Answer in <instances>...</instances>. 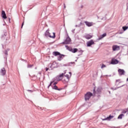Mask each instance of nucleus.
Listing matches in <instances>:
<instances>
[{"label": "nucleus", "mask_w": 128, "mask_h": 128, "mask_svg": "<svg viewBox=\"0 0 128 128\" xmlns=\"http://www.w3.org/2000/svg\"><path fill=\"white\" fill-rule=\"evenodd\" d=\"M69 74L70 75L66 74L63 76L64 80L62 82H64V84H66V82H70V76H72V73L71 72H69Z\"/></svg>", "instance_id": "obj_1"}, {"label": "nucleus", "mask_w": 128, "mask_h": 128, "mask_svg": "<svg viewBox=\"0 0 128 128\" xmlns=\"http://www.w3.org/2000/svg\"><path fill=\"white\" fill-rule=\"evenodd\" d=\"M92 96V94L90 92H88L84 96L85 100L86 102L87 100H89L90 98Z\"/></svg>", "instance_id": "obj_2"}, {"label": "nucleus", "mask_w": 128, "mask_h": 128, "mask_svg": "<svg viewBox=\"0 0 128 128\" xmlns=\"http://www.w3.org/2000/svg\"><path fill=\"white\" fill-rule=\"evenodd\" d=\"M67 38L64 40V42H62V44H68L70 43V42H72V40H70V36H68V34H67Z\"/></svg>", "instance_id": "obj_3"}, {"label": "nucleus", "mask_w": 128, "mask_h": 128, "mask_svg": "<svg viewBox=\"0 0 128 128\" xmlns=\"http://www.w3.org/2000/svg\"><path fill=\"white\" fill-rule=\"evenodd\" d=\"M45 36H50V38H56V34H54V32H53V36H52L48 31H46L45 32Z\"/></svg>", "instance_id": "obj_4"}, {"label": "nucleus", "mask_w": 128, "mask_h": 128, "mask_svg": "<svg viewBox=\"0 0 128 128\" xmlns=\"http://www.w3.org/2000/svg\"><path fill=\"white\" fill-rule=\"evenodd\" d=\"M66 74V72L64 73H62L61 74L59 75L58 76H57L56 77V80H62V78H64V76Z\"/></svg>", "instance_id": "obj_5"}, {"label": "nucleus", "mask_w": 128, "mask_h": 128, "mask_svg": "<svg viewBox=\"0 0 128 128\" xmlns=\"http://www.w3.org/2000/svg\"><path fill=\"white\" fill-rule=\"evenodd\" d=\"M86 44L87 46H92V44H94V40H91L86 42Z\"/></svg>", "instance_id": "obj_6"}, {"label": "nucleus", "mask_w": 128, "mask_h": 128, "mask_svg": "<svg viewBox=\"0 0 128 128\" xmlns=\"http://www.w3.org/2000/svg\"><path fill=\"white\" fill-rule=\"evenodd\" d=\"M6 68H2L0 70V74L1 76H6Z\"/></svg>", "instance_id": "obj_7"}, {"label": "nucleus", "mask_w": 128, "mask_h": 128, "mask_svg": "<svg viewBox=\"0 0 128 128\" xmlns=\"http://www.w3.org/2000/svg\"><path fill=\"white\" fill-rule=\"evenodd\" d=\"M84 24L87 26H94V22H88V21H86Z\"/></svg>", "instance_id": "obj_8"}, {"label": "nucleus", "mask_w": 128, "mask_h": 128, "mask_svg": "<svg viewBox=\"0 0 128 128\" xmlns=\"http://www.w3.org/2000/svg\"><path fill=\"white\" fill-rule=\"evenodd\" d=\"M112 50L116 52V50H120V46L116 45L112 46Z\"/></svg>", "instance_id": "obj_9"}, {"label": "nucleus", "mask_w": 128, "mask_h": 128, "mask_svg": "<svg viewBox=\"0 0 128 128\" xmlns=\"http://www.w3.org/2000/svg\"><path fill=\"white\" fill-rule=\"evenodd\" d=\"M112 64H118V60L116 59H114L112 58L111 61Z\"/></svg>", "instance_id": "obj_10"}, {"label": "nucleus", "mask_w": 128, "mask_h": 128, "mask_svg": "<svg viewBox=\"0 0 128 128\" xmlns=\"http://www.w3.org/2000/svg\"><path fill=\"white\" fill-rule=\"evenodd\" d=\"M112 118H114V116H110L106 118H102V120H110Z\"/></svg>", "instance_id": "obj_11"}, {"label": "nucleus", "mask_w": 128, "mask_h": 128, "mask_svg": "<svg viewBox=\"0 0 128 128\" xmlns=\"http://www.w3.org/2000/svg\"><path fill=\"white\" fill-rule=\"evenodd\" d=\"M118 72L119 73V74H120V76H122L123 74H124V70L119 69L118 70Z\"/></svg>", "instance_id": "obj_12"}, {"label": "nucleus", "mask_w": 128, "mask_h": 128, "mask_svg": "<svg viewBox=\"0 0 128 128\" xmlns=\"http://www.w3.org/2000/svg\"><path fill=\"white\" fill-rule=\"evenodd\" d=\"M2 18L6 20V12L4 10H2Z\"/></svg>", "instance_id": "obj_13"}, {"label": "nucleus", "mask_w": 128, "mask_h": 128, "mask_svg": "<svg viewBox=\"0 0 128 128\" xmlns=\"http://www.w3.org/2000/svg\"><path fill=\"white\" fill-rule=\"evenodd\" d=\"M64 55L61 54H59V56H58V60H62V59L64 58Z\"/></svg>", "instance_id": "obj_14"}, {"label": "nucleus", "mask_w": 128, "mask_h": 128, "mask_svg": "<svg viewBox=\"0 0 128 128\" xmlns=\"http://www.w3.org/2000/svg\"><path fill=\"white\" fill-rule=\"evenodd\" d=\"M85 38H86V40H90V38H92V36L90 35L89 34H86L84 36Z\"/></svg>", "instance_id": "obj_15"}, {"label": "nucleus", "mask_w": 128, "mask_h": 128, "mask_svg": "<svg viewBox=\"0 0 128 128\" xmlns=\"http://www.w3.org/2000/svg\"><path fill=\"white\" fill-rule=\"evenodd\" d=\"M106 36V33H104L103 34L100 35V36L98 38V40H100L102 38H104V36Z\"/></svg>", "instance_id": "obj_16"}, {"label": "nucleus", "mask_w": 128, "mask_h": 128, "mask_svg": "<svg viewBox=\"0 0 128 128\" xmlns=\"http://www.w3.org/2000/svg\"><path fill=\"white\" fill-rule=\"evenodd\" d=\"M60 52H53V56H58L59 54H60Z\"/></svg>", "instance_id": "obj_17"}, {"label": "nucleus", "mask_w": 128, "mask_h": 128, "mask_svg": "<svg viewBox=\"0 0 128 128\" xmlns=\"http://www.w3.org/2000/svg\"><path fill=\"white\" fill-rule=\"evenodd\" d=\"M70 51L72 52H73L74 54L76 52H78V48H74V49H72Z\"/></svg>", "instance_id": "obj_18"}, {"label": "nucleus", "mask_w": 128, "mask_h": 128, "mask_svg": "<svg viewBox=\"0 0 128 128\" xmlns=\"http://www.w3.org/2000/svg\"><path fill=\"white\" fill-rule=\"evenodd\" d=\"M120 84V80H116L115 86H118Z\"/></svg>", "instance_id": "obj_19"}, {"label": "nucleus", "mask_w": 128, "mask_h": 128, "mask_svg": "<svg viewBox=\"0 0 128 128\" xmlns=\"http://www.w3.org/2000/svg\"><path fill=\"white\" fill-rule=\"evenodd\" d=\"M126 26H124L122 27V30L124 31L126 30H128V24H126Z\"/></svg>", "instance_id": "obj_20"}, {"label": "nucleus", "mask_w": 128, "mask_h": 128, "mask_svg": "<svg viewBox=\"0 0 128 128\" xmlns=\"http://www.w3.org/2000/svg\"><path fill=\"white\" fill-rule=\"evenodd\" d=\"M96 92H98V94H100L102 92V88L98 87L97 88Z\"/></svg>", "instance_id": "obj_21"}, {"label": "nucleus", "mask_w": 128, "mask_h": 128, "mask_svg": "<svg viewBox=\"0 0 128 128\" xmlns=\"http://www.w3.org/2000/svg\"><path fill=\"white\" fill-rule=\"evenodd\" d=\"M124 114H120L118 118V120L122 118V116H124Z\"/></svg>", "instance_id": "obj_22"}, {"label": "nucleus", "mask_w": 128, "mask_h": 128, "mask_svg": "<svg viewBox=\"0 0 128 128\" xmlns=\"http://www.w3.org/2000/svg\"><path fill=\"white\" fill-rule=\"evenodd\" d=\"M53 88L54 90H60V89L58 88V86H56V85L53 87Z\"/></svg>", "instance_id": "obj_23"}, {"label": "nucleus", "mask_w": 128, "mask_h": 128, "mask_svg": "<svg viewBox=\"0 0 128 128\" xmlns=\"http://www.w3.org/2000/svg\"><path fill=\"white\" fill-rule=\"evenodd\" d=\"M124 85H122L120 86L119 87H117L116 88L114 89V88H111L112 90H118V88H122V86H124Z\"/></svg>", "instance_id": "obj_24"}, {"label": "nucleus", "mask_w": 128, "mask_h": 128, "mask_svg": "<svg viewBox=\"0 0 128 128\" xmlns=\"http://www.w3.org/2000/svg\"><path fill=\"white\" fill-rule=\"evenodd\" d=\"M54 63H53L52 64H48V66L50 68H52V66H54Z\"/></svg>", "instance_id": "obj_25"}, {"label": "nucleus", "mask_w": 128, "mask_h": 128, "mask_svg": "<svg viewBox=\"0 0 128 128\" xmlns=\"http://www.w3.org/2000/svg\"><path fill=\"white\" fill-rule=\"evenodd\" d=\"M106 68V65H104V64H102L101 66V68Z\"/></svg>", "instance_id": "obj_26"}, {"label": "nucleus", "mask_w": 128, "mask_h": 128, "mask_svg": "<svg viewBox=\"0 0 128 128\" xmlns=\"http://www.w3.org/2000/svg\"><path fill=\"white\" fill-rule=\"evenodd\" d=\"M32 65H30V64H28V68H32Z\"/></svg>", "instance_id": "obj_27"}, {"label": "nucleus", "mask_w": 128, "mask_h": 128, "mask_svg": "<svg viewBox=\"0 0 128 128\" xmlns=\"http://www.w3.org/2000/svg\"><path fill=\"white\" fill-rule=\"evenodd\" d=\"M40 74H42V72H38V76H40Z\"/></svg>", "instance_id": "obj_28"}, {"label": "nucleus", "mask_w": 128, "mask_h": 128, "mask_svg": "<svg viewBox=\"0 0 128 128\" xmlns=\"http://www.w3.org/2000/svg\"><path fill=\"white\" fill-rule=\"evenodd\" d=\"M4 53L6 54V56H8V51L6 50Z\"/></svg>", "instance_id": "obj_29"}, {"label": "nucleus", "mask_w": 128, "mask_h": 128, "mask_svg": "<svg viewBox=\"0 0 128 128\" xmlns=\"http://www.w3.org/2000/svg\"><path fill=\"white\" fill-rule=\"evenodd\" d=\"M24 22H23L22 25V26H24Z\"/></svg>", "instance_id": "obj_30"}, {"label": "nucleus", "mask_w": 128, "mask_h": 128, "mask_svg": "<svg viewBox=\"0 0 128 128\" xmlns=\"http://www.w3.org/2000/svg\"><path fill=\"white\" fill-rule=\"evenodd\" d=\"M53 82H51L50 84L48 86V88H50V86H52V84Z\"/></svg>", "instance_id": "obj_31"}, {"label": "nucleus", "mask_w": 128, "mask_h": 128, "mask_svg": "<svg viewBox=\"0 0 128 128\" xmlns=\"http://www.w3.org/2000/svg\"><path fill=\"white\" fill-rule=\"evenodd\" d=\"M46 72H48V68H46Z\"/></svg>", "instance_id": "obj_32"}, {"label": "nucleus", "mask_w": 128, "mask_h": 128, "mask_svg": "<svg viewBox=\"0 0 128 128\" xmlns=\"http://www.w3.org/2000/svg\"><path fill=\"white\" fill-rule=\"evenodd\" d=\"M66 48H67L68 50V48H69V47H68V46H66Z\"/></svg>", "instance_id": "obj_33"}, {"label": "nucleus", "mask_w": 128, "mask_h": 128, "mask_svg": "<svg viewBox=\"0 0 128 128\" xmlns=\"http://www.w3.org/2000/svg\"><path fill=\"white\" fill-rule=\"evenodd\" d=\"M56 84H58V82H54V86H56Z\"/></svg>", "instance_id": "obj_34"}, {"label": "nucleus", "mask_w": 128, "mask_h": 128, "mask_svg": "<svg viewBox=\"0 0 128 128\" xmlns=\"http://www.w3.org/2000/svg\"><path fill=\"white\" fill-rule=\"evenodd\" d=\"M126 112H127V111H124V112H123V114H126Z\"/></svg>", "instance_id": "obj_35"}, {"label": "nucleus", "mask_w": 128, "mask_h": 128, "mask_svg": "<svg viewBox=\"0 0 128 128\" xmlns=\"http://www.w3.org/2000/svg\"><path fill=\"white\" fill-rule=\"evenodd\" d=\"M28 92H32V90H28Z\"/></svg>", "instance_id": "obj_36"}, {"label": "nucleus", "mask_w": 128, "mask_h": 128, "mask_svg": "<svg viewBox=\"0 0 128 128\" xmlns=\"http://www.w3.org/2000/svg\"><path fill=\"white\" fill-rule=\"evenodd\" d=\"M64 8H66V4H64Z\"/></svg>", "instance_id": "obj_37"}, {"label": "nucleus", "mask_w": 128, "mask_h": 128, "mask_svg": "<svg viewBox=\"0 0 128 128\" xmlns=\"http://www.w3.org/2000/svg\"><path fill=\"white\" fill-rule=\"evenodd\" d=\"M94 92H96V89L94 90Z\"/></svg>", "instance_id": "obj_38"}, {"label": "nucleus", "mask_w": 128, "mask_h": 128, "mask_svg": "<svg viewBox=\"0 0 128 128\" xmlns=\"http://www.w3.org/2000/svg\"><path fill=\"white\" fill-rule=\"evenodd\" d=\"M113 128H116V127H113Z\"/></svg>", "instance_id": "obj_39"}, {"label": "nucleus", "mask_w": 128, "mask_h": 128, "mask_svg": "<svg viewBox=\"0 0 128 128\" xmlns=\"http://www.w3.org/2000/svg\"><path fill=\"white\" fill-rule=\"evenodd\" d=\"M9 20H10V18H9Z\"/></svg>", "instance_id": "obj_40"}, {"label": "nucleus", "mask_w": 128, "mask_h": 128, "mask_svg": "<svg viewBox=\"0 0 128 128\" xmlns=\"http://www.w3.org/2000/svg\"><path fill=\"white\" fill-rule=\"evenodd\" d=\"M72 32H74V30H73V31H72Z\"/></svg>", "instance_id": "obj_41"}, {"label": "nucleus", "mask_w": 128, "mask_h": 128, "mask_svg": "<svg viewBox=\"0 0 128 128\" xmlns=\"http://www.w3.org/2000/svg\"><path fill=\"white\" fill-rule=\"evenodd\" d=\"M72 32H74V30H73V31H72Z\"/></svg>", "instance_id": "obj_42"}, {"label": "nucleus", "mask_w": 128, "mask_h": 128, "mask_svg": "<svg viewBox=\"0 0 128 128\" xmlns=\"http://www.w3.org/2000/svg\"><path fill=\"white\" fill-rule=\"evenodd\" d=\"M72 32H74V30H73V31H72Z\"/></svg>", "instance_id": "obj_43"}, {"label": "nucleus", "mask_w": 128, "mask_h": 128, "mask_svg": "<svg viewBox=\"0 0 128 128\" xmlns=\"http://www.w3.org/2000/svg\"><path fill=\"white\" fill-rule=\"evenodd\" d=\"M8 50H9V49H8Z\"/></svg>", "instance_id": "obj_44"}]
</instances>
